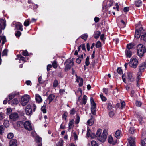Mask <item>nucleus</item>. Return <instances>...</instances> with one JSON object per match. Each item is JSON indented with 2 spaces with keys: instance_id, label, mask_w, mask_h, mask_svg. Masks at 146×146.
I'll list each match as a JSON object with an SVG mask.
<instances>
[{
  "instance_id": "nucleus-55",
  "label": "nucleus",
  "mask_w": 146,
  "mask_h": 146,
  "mask_svg": "<svg viewBox=\"0 0 146 146\" xmlns=\"http://www.w3.org/2000/svg\"><path fill=\"white\" fill-rule=\"evenodd\" d=\"M112 105L111 103H109L108 105V109L109 110H111L112 109Z\"/></svg>"
},
{
  "instance_id": "nucleus-33",
  "label": "nucleus",
  "mask_w": 146,
  "mask_h": 146,
  "mask_svg": "<svg viewBox=\"0 0 146 146\" xmlns=\"http://www.w3.org/2000/svg\"><path fill=\"white\" fill-rule=\"evenodd\" d=\"M14 137V135L12 133H9L7 135V138L9 139L13 138Z\"/></svg>"
},
{
  "instance_id": "nucleus-36",
  "label": "nucleus",
  "mask_w": 146,
  "mask_h": 146,
  "mask_svg": "<svg viewBox=\"0 0 146 146\" xmlns=\"http://www.w3.org/2000/svg\"><path fill=\"white\" fill-rule=\"evenodd\" d=\"M76 112V110L74 108H72L70 111L69 113L70 115H74Z\"/></svg>"
},
{
  "instance_id": "nucleus-6",
  "label": "nucleus",
  "mask_w": 146,
  "mask_h": 146,
  "mask_svg": "<svg viewBox=\"0 0 146 146\" xmlns=\"http://www.w3.org/2000/svg\"><path fill=\"white\" fill-rule=\"evenodd\" d=\"M25 111L26 115L28 116H31L32 115V110L31 108V106L28 104L26 106Z\"/></svg>"
},
{
  "instance_id": "nucleus-7",
  "label": "nucleus",
  "mask_w": 146,
  "mask_h": 146,
  "mask_svg": "<svg viewBox=\"0 0 146 146\" xmlns=\"http://www.w3.org/2000/svg\"><path fill=\"white\" fill-rule=\"evenodd\" d=\"M130 146H135V138L133 137H130L128 139Z\"/></svg>"
},
{
  "instance_id": "nucleus-34",
  "label": "nucleus",
  "mask_w": 146,
  "mask_h": 146,
  "mask_svg": "<svg viewBox=\"0 0 146 146\" xmlns=\"http://www.w3.org/2000/svg\"><path fill=\"white\" fill-rule=\"evenodd\" d=\"M92 146H99L98 144L95 141H92L91 142Z\"/></svg>"
},
{
  "instance_id": "nucleus-53",
  "label": "nucleus",
  "mask_w": 146,
  "mask_h": 146,
  "mask_svg": "<svg viewBox=\"0 0 146 146\" xmlns=\"http://www.w3.org/2000/svg\"><path fill=\"white\" fill-rule=\"evenodd\" d=\"M103 92L106 95H107L108 94V89L107 88H104L103 89Z\"/></svg>"
},
{
  "instance_id": "nucleus-2",
  "label": "nucleus",
  "mask_w": 146,
  "mask_h": 146,
  "mask_svg": "<svg viewBox=\"0 0 146 146\" xmlns=\"http://www.w3.org/2000/svg\"><path fill=\"white\" fill-rule=\"evenodd\" d=\"M137 49L138 56L140 58H142L146 51L145 46L141 44H139L137 45Z\"/></svg>"
},
{
  "instance_id": "nucleus-4",
  "label": "nucleus",
  "mask_w": 146,
  "mask_h": 146,
  "mask_svg": "<svg viewBox=\"0 0 146 146\" xmlns=\"http://www.w3.org/2000/svg\"><path fill=\"white\" fill-rule=\"evenodd\" d=\"M29 97L28 95H25L23 96L21 100V103L22 106H25L27 105L29 101Z\"/></svg>"
},
{
  "instance_id": "nucleus-10",
  "label": "nucleus",
  "mask_w": 146,
  "mask_h": 146,
  "mask_svg": "<svg viewBox=\"0 0 146 146\" xmlns=\"http://www.w3.org/2000/svg\"><path fill=\"white\" fill-rule=\"evenodd\" d=\"M146 66V62H144L142 63L141 64H140L139 67V71L140 72H142L143 71Z\"/></svg>"
},
{
  "instance_id": "nucleus-17",
  "label": "nucleus",
  "mask_w": 146,
  "mask_h": 146,
  "mask_svg": "<svg viewBox=\"0 0 146 146\" xmlns=\"http://www.w3.org/2000/svg\"><path fill=\"white\" fill-rule=\"evenodd\" d=\"M55 97V96L53 94H50L48 96V98L47 100H49V104H50L51 102H52L54 100Z\"/></svg>"
},
{
  "instance_id": "nucleus-46",
  "label": "nucleus",
  "mask_w": 146,
  "mask_h": 146,
  "mask_svg": "<svg viewBox=\"0 0 146 146\" xmlns=\"http://www.w3.org/2000/svg\"><path fill=\"white\" fill-rule=\"evenodd\" d=\"M67 114V112H65L62 115V118L64 119L65 120L66 119Z\"/></svg>"
},
{
  "instance_id": "nucleus-62",
  "label": "nucleus",
  "mask_w": 146,
  "mask_h": 146,
  "mask_svg": "<svg viewBox=\"0 0 146 146\" xmlns=\"http://www.w3.org/2000/svg\"><path fill=\"white\" fill-rule=\"evenodd\" d=\"M25 83L27 85H31L32 84L31 81L30 80L26 81L25 82Z\"/></svg>"
},
{
  "instance_id": "nucleus-56",
  "label": "nucleus",
  "mask_w": 146,
  "mask_h": 146,
  "mask_svg": "<svg viewBox=\"0 0 146 146\" xmlns=\"http://www.w3.org/2000/svg\"><path fill=\"white\" fill-rule=\"evenodd\" d=\"M3 124L5 126V127H7L9 126V122L7 121H5L3 123Z\"/></svg>"
},
{
  "instance_id": "nucleus-47",
  "label": "nucleus",
  "mask_w": 146,
  "mask_h": 146,
  "mask_svg": "<svg viewBox=\"0 0 146 146\" xmlns=\"http://www.w3.org/2000/svg\"><path fill=\"white\" fill-rule=\"evenodd\" d=\"M87 132L86 134V136L87 137H89L90 135V130L88 127L87 128Z\"/></svg>"
},
{
  "instance_id": "nucleus-48",
  "label": "nucleus",
  "mask_w": 146,
  "mask_h": 146,
  "mask_svg": "<svg viewBox=\"0 0 146 146\" xmlns=\"http://www.w3.org/2000/svg\"><path fill=\"white\" fill-rule=\"evenodd\" d=\"M22 54L25 56H27L28 55V53L27 50L23 51L22 53Z\"/></svg>"
},
{
  "instance_id": "nucleus-44",
  "label": "nucleus",
  "mask_w": 146,
  "mask_h": 146,
  "mask_svg": "<svg viewBox=\"0 0 146 146\" xmlns=\"http://www.w3.org/2000/svg\"><path fill=\"white\" fill-rule=\"evenodd\" d=\"M58 84V81L55 80L53 83V86L54 87H57Z\"/></svg>"
},
{
  "instance_id": "nucleus-45",
  "label": "nucleus",
  "mask_w": 146,
  "mask_h": 146,
  "mask_svg": "<svg viewBox=\"0 0 146 146\" xmlns=\"http://www.w3.org/2000/svg\"><path fill=\"white\" fill-rule=\"evenodd\" d=\"M135 129L133 127H131L130 128L129 132L130 133L133 134L134 133Z\"/></svg>"
},
{
  "instance_id": "nucleus-57",
  "label": "nucleus",
  "mask_w": 146,
  "mask_h": 146,
  "mask_svg": "<svg viewBox=\"0 0 146 146\" xmlns=\"http://www.w3.org/2000/svg\"><path fill=\"white\" fill-rule=\"evenodd\" d=\"M0 37L1 38V40L2 41V43L3 44L6 40L5 38V36H0Z\"/></svg>"
},
{
  "instance_id": "nucleus-38",
  "label": "nucleus",
  "mask_w": 146,
  "mask_h": 146,
  "mask_svg": "<svg viewBox=\"0 0 146 146\" xmlns=\"http://www.w3.org/2000/svg\"><path fill=\"white\" fill-rule=\"evenodd\" d=\"M101 46V42L100 41H98L96 44V47L97 48H99Z\"/></svg>"
},
{
  "instance_id": "nucleus-22",
  "label": "nucleus",
  "mask_w": 146,
  "mask_h": 146,
  "mask_svg": "<svg viewBox=\"0 0 146 146\" xmlns=\"http://www.w3.org/2000/svg\"><path fill=\"white\" fill-rule=\"evenodd\" d=\"M65 63L73 66L74 65V62H73L72 58H70L69 59L67 60Z\"/></svg>"
},
{
  "instance_id": "nucleus-13",
  "label": "nucleus",
  "mask_w": 146,
  "mask_h": 146,
  "mask_svg": "<svg viewBox=\"0 0 146 146\" xmlns=\"http://www.w3.org/2000/svg\"><path fill=\"white\" fill-rule=\"evenodd\" d=\"M9 144V146H17V140L13 139L11 140Z\"/></svg>"
},
{
  "instance_id": "nucleus-30",
  "label": "nucleus",
  "mask_w": 146,
  "mask_h": 146,
  "mask_svg": "<svg viewBox=\"0 0 146 146\" xmlns=\"http://www.w3.org/2000/svg\"><path fill=\"white\" fill-rule=\"evenodd\" d=\"M142 2L140 0L136 1L135 2V5L137 7H139L142 5Z\"/></svg>"
},
{
  "instance_id": "nucleus-52",
  "label": "nucleus",
  "mask_w": 146,
  "mask_h": 146,
  "mask_svg": "<svg viewBox=\"0 0 146 146\" xmlns=\"http://www.w3.org/2000/svg\"><path fill=\"white\" fill-rule=\"evenodd\" d=\"M125 102H122L121 103V109H122L125 106Z\"/></svg>"
},
{
  "instance_id": "nucleus-27",
  "label": "nucleus",
  "mask_w": 146,
  "mask_h": 146,
  "mask_svg": "<svg viewBox=\"0 0 146 146\" xmlns=\"http://www.w3.org/2000/svg\"><path fill=\"white\" fill-rule=\"evenodd\" d=\"M100 34V32L99 31H96L94 33V37L95 39L98 38Z\"/></svg>"
},
{
  "instance_id": "nucleus-24",
  "label": "nucleus",
  "mask_w": 146,
  "mask_h": 146,
  "mask_svg": "<svg viewBox=\"0 0 146 146\" xmlns=\"http://www.w3.org/2000/svg\"><path fill=\"white\" fill-rule=\"evenodd\" d=\"M24 123L22 121H18L16 123L17 125V127L21 128L24 127Z\"/></svg>"
},
{
  "instance_id": "nucleus-23",
  "label": "nucleus",
  "mask_w": 146,
  "mask_h": 146,
  "mask_svg": "<svg viewBox=\"0 0 146 146\" xmlns=\"http://www.w3.org/2000/svg\"><path fill=\"white\" fill-rule=\"evenodd\" d=\"M122 135L121 131L120 130L116 131L115 134V136L117 139H119Z\"/></svg>"
},
{
  "instance_id": "nucleus-8",
  "label": "nucleus",
  "mask_w": 146,
  "mask_h": 146,
  "mask_svg": "<svg viewBox=\"0 0 146 146\" xmlns=\"http://www.w3.org/2000/svg\"><path fill=\"white\" fill-rule=\"evenodd\" d=\"M9 118L13 121H15L18 118L17 113H12L9 116Z\"/></svg>"
},
{
  "instance_id": "nucleus-40",
  "label": "nucleus",
  "mask_w": 146,
  "mask_h": 146,
  "mask_svg": "<svg viewBox=\"0 0 146 146\" xmlns=\"http://www.w3.org/2000/svg\"><path fill=\"white\" fill-rule=\"evenodd\" d=\"M142 146H146V138H145L141 141Z\"/></svg>"
},
{
  "instance_id": "nucleus-11",
  "label": "nucleus",
  "mask_w": 146,
  "mask_h": 146,
  "mask_svg": "<svg viewBox=\"0 0 146 146\" xmlns=\"http://www.w3.org/2000/svg\"><path fill=\"white\" fill-rule=\"evenodd\" d=\"M127 79L131 82L134 81L135 80V78L133 76L132 73H129L127 74Z\"/></svg>"
},
{
  "instance_id": "nucleus-31",
  "label": "nucleus",
  "mask_w": 146,
  "mask_h": 146,
  "mask_svg": "<svg viewBox=\"0 0 146 146\" xmlns=\"http://www.w3.org/2000/svg\"><path fill=\"white\" fill-rule=\"evenodd\" d=\"M134 46L133 44L132 43H130L127 44V48L126 49H128L130 50V49H132Z\"/></svg>"
},
{
  "instance_id": "nucleus-39",
  "label": "nucleus",
  "mask_w": 146,
  "mask_h": 146,
  "mask_svg": "<svg viewBox=\"0 0 146 146\" xmlns=\"http://www.w3.org/2000/svg\"><path fill=\"white\" fill-rule=\"evenodd\" d=\"M52 66L54 68H56L57 67V63L56 61L54 60L52 63Z\"/></svg>"
},
{
  "instance_id": "nucleus-41",
  "label": "nucleus",
  "mask_w": 146,
  "mask_h": 146,
  "mask_svg": "<svg viewBox=\"0 0 146 146\" xmlns=\"http://www.w3.org/2000/svg\"><path fill=\"white\" fill-rule=\"evenodd\" d=\"M100 96L101 99L102 101H105L106 100V98L102 94H101L100 95Z\"/></svg>"
},
{
  "instance_id": "nucleus-15",
  "label": "nucleus",
  "mask_w": 146,
  "mask_h": 146,
  "mask_svg": "<svg viewBox=\"0 0 146 146\" xmlns=\"http://www.w3.org/2000/svg\"><path fill=\"white\" fill-rule=\"evenodd\" d=\"M35 99L36 102L38 103H41L42 100L41 97L38 94L35 95Z\"/></svg>"
},
{
  "instance_id": "nucleus-59",
  "label": "nucleus",
  "mask_w": 146,
  "mask_h": 146,
  "mask_svg": "<svg viewBox=\"0 0 146 146\" xmlns=\"http://www.w3.org/2000/svg\"><path fill=\"white\" fill-rule=\"evenodd\" d=\"M3 127L2 125L0 126V134L1 135L3 133Z\"/></svg>"
},
{
  "instance_id": "nucleus-21",
  "label": "nucleus",
  "mask_w": 146,
  "mask_h": 146,
  "mask_svg": "<svg viewBox=\"0 0 146 146\" xmlns=\"http://www.w3.org/2000/svg\"><path fill=\"white\" fill-rule=\"evenodd\" d=\"M17 94L15 92H13L9 94V99L8 101H10L12 100Z\"/></svg>"
},
{
  "instance_id": "nucleus-50",
  "label": "nucleus",
  "mask_w": 146,
  "mask_h": 146,
  "mask_svg": "<svg viewBox=\"0 0 146 146\" xmlns=\"http://www.w3.org/2000/svg\"><path fill=\"white\" fill-rule=\"evenodd\" d=\"M41 140V138L37 136L36 138V142H40Z\"/></svg>"
},
{
  "instance_id": "nucleus-1",
  "label": "nucleus",
  "mask_w": 146,
  "mask_h": 146,
  "mask_svg": "<svg viewBox=\"0 0 146 146\" xmlns=\"http://www.w3.org/2000/svg\"><path fill=\"white\" fill-rule=\"evenodd\" d=\"M102 130L101 129H98L97 131L95 136L98 140L103 142L105 141L107 138L108 132L107 130L105 129L103 130L102 133Z\"/></svg>"
},
{
  "instance_id": "nucleus-25",
  "label": "nucleus",
  "mask_w": 146,
  "mask_h": 146,
  "mask_svg": "<svg viewBox=\"0 0 146 146\" xmlns=\"http://www.w3.org/2000/svg\"><path fill=\"white\" fill-rule=\"evenodd\" d=\"M87 98V97L86 95H84L83 98L81 102L82 104H84V105H85L86 104Z\"/></svg>"
},
{
  "instance_id": "nucleus-12",
  "label": "nucleus",
  "mask_w": 146,
  "mask_h": 146,
  "mask_svg": "<svg viewBox=\"0 0 146 146\" xmlns=\"http://www.w3.org/2000/svg\"><path fill=\"white\" fill-rule=\"evenodd\" d=\"M142 72H140L139 71V72L137 74V78L136 80V82H137V86H139V80L141 78V75H142Z\"/></svg>"
},
{
  "instance_id": "nucleus-32",
  "label": "nucleus",
  "mask_w": 146,
  "mask_h": 146,
  "mask_svg": "<svg viewBox=\"0 0 146 146\" xmlns=\"http://www.w3.org/2000/svg\"><path fill=\"white\" fill-rule=\"evenodd\" d=\"M88 36L86 34H84L81 35L80 37L85 41H86L88 37Z\"/></svg>"
},
{
  "instance_id": "nucleus-42",
  "label": "nucleus",
  "mask_w": 146,
  "mask_h": 146,
  "mask_svg": "<svg viewBox=\"0 0 146 146\" xmlns=\"http://www.w3.org/2000/svg\"><path fill=\"white\" fill-rule=\"evenodd\" d=\"M117 72L120 74H123L122 69L120 68H118L117 69Z\"/></svg>"
},
{
  "instance_id": "nucleus-37",
  "label": "nucleus",
  "mask_w": 146,
  "mask_h": 146,
  "mask_svg": "<svg viewBox=\"0 0 146 146\" xmlns=\"http://www.w3.org/2000/svg\"><path fill=\"white\" fill-rule=\"evenodd\" d=\"M29 19L26 20L24 23V25L25 26L27 27L29 25Z\"/></svg>"
},
{
  "instance_id": "nucleus-35",
  "label": "nucleus",
  "mask_w": 146,
  "mask_h": 146,
  "mask_svg": "<svg viewBox=\"0 0 146 146\" xmlns=\"http://www.w3.org/2000/svg\"><path fill=\"white\" fill-rule=\"evenodd\" d=\"M12 103L13 104L17 105L18 103V101L17 99L15 98L12 100Z\"/></svg>"
},
{
  "instance_id": "nucleus-54",
  "label": "nucleus",
  "mask_w": 146,
  "mask_h": 146,
  "mask_svg": "<svg viewBox=\"0 0 146 146\" xmlns=\"http://www.w3.org/2000/svg\"><path fill=\"white\" fill-rule=\"evenodd\" d=\"M115 113L114 111H112L109 113V115L111 117H112L114 115Z\"/></svg>"
},
{
  "instance_id": "nucleus-60",
  "label": "nucleus",
  "mask_w": 146,
  "mask_h": 146,
  "mask_svg": "<svg viewBox=\"0 0 146 146\" xmlns=\"http://www.w3.org/2000/svg\"><path fill=\"white\" fill-rule=\"evenodd\" d=\"M20 58V60H22L23 61H25V57H23L21 55L20 56H19Z\"/></svg>"
},
{
  "instance_id": "nucleus-19",
  "label": "nucleus",
  "mask_w": 146,
  "mask_h": 146,
  "mask_svg": "<svg viewBox=\"0 0 146 146\" xmlns=\"http://www.w3.org/2000/svg\"><path fill=\"white\" fill-rule=\"evenodd\" d=\"M94 123V119L93 116H91V118L87 121V123L89 126H91Z\"/></svg>"
},
{
  "instance_id": "nucleus-20",
  "label": "nucleus",
  "mask_w": 146,
  "mask_h": 146,
  "mask_svg": "<svg viewBox=\"0 0 146 146\" xmlns=\"http://www.w3.org/2000/svg\"><path fill=\"white\" fill-rule=\"evenodd\" d=\"M15 26L16 28L17 29L20 30L21 31H23V26L21 23H19L18 24H16L15 25Z\"/></svg>"
},
{
  "instance_id": "nucleus-3",
  "label": "nucleus",
  "mask_w": 146,
  "mask_h": 146,
  "mask_svg": "<svg viewBox=\"0 0 146 146\" xmlns=\"http://www.w3.org/2000/svg\"><path fill=\"white\" fill-rule=\"evenodd\" d=\"M138 64V61L136 58H132L131 59L129 63V66L131 67L135 68L137 67Z\"/></svg>"
},
{
  "instance_id": "nucleus-61",
  "label": "nucleus",
  "mask_w": 146,
  "mask_h": 146,
  "mask_svg": "<svg viewBox=\"0 0 146 146\" xmlns=\"http://www.w3.org/2000/svg\"><path fill=\"white\" fill-rule=\"evenodd\" d=\"M129 8L128 7H125L123 10V11L124 12H127L129 11Z\"/></svg>"
},
{
  "instance_id": "nucleus-26",
  "label": "nucleus",
  "mask_w": 146,
  "mask_h": 146,
  "mask_svg": "<svg viewBox=\"0 0 146 146\" xmlns=\"http://www.w3.org/2000/svg\"><path fill=\"white\" fill-rule=\"evenodd\" d=\"M46 103L44 102L43 106L41 108V110L42 111L43 113H45L46 112Z\"/></svg>"
},
{
  "instance_id": "nucleus-5",
  "label": "nucleus",
  "mask_w": 146,
  "mask_h": 146,
  "mask_svg": "<svg viewBox=\"0 0 146 146\" xmlns=\"http://www.w3.org/2000/svg\"><path fill=\"white\" fill-rule=\"evenodd\" d=\"M24 128L26 130L31 131L32 130V127L31 121H27L24 123Z\"/></svg>"
},
{
  "instance_id": "nucleus-49",
  "label": "nucleus",
  "mask_w": 146,
  "mask_h": 146,
  "mask_svg": "<svg viewBox=\"0 0 146 146\" xmlns=\"http://www.w3.org/2000/svg\"><path fill=\"white\" fill-rule=\"evenodd\" d=\"M7 49H5L2 52V56H6L7 54Z\"/></svg>"
},
{
  "instance_id": "nucleus-29",
  "label": "nucleus",
  "mask_w": 146,
  "mask_h": 146,
  "mask_svg": "<svg viewBox=\"0 0 146 146\" xmlns=\"http://www.w3.org/2000/svg\"><path fill=\"white\" fill-rule=\"evenodd\" d=\"M65 71H67L68 69H70L71 68V66L73 65H71L70 64H68L67 63H65Z\"/></svg>"
},
{
  "instance_id": "nucleus-51",
  "label": "nucleus",
  "mask_w": 146,
  "mask_h": 146,
  "mask_svg": "<svg viewBox=\"0 0 146 146\" xmlns=\"http://www.w3.org/2000/svg\"><path fill=\"white\" fill-rule=\"evenodd\" d=\"M21 33L20 31H17L15 33V35L16 37H17L21 35Z\"/></svg>"
},
{
  "instance_id": "nucleus-18",
  "label": "nucleus",
  "mask_w": 146,
  "mask_h": 146,
  "mask_svg": "<svg viewBox=\"0 0 146 146\" xmlns=\"http://www.w3.org/2000/svg\"><path fill=\"white\" fill-rule=\"evenodd\" d=\"M77 82L79 83V86L80 87L82 86L83 85V79L80 77H78L77 78Z\"/></svg>"
},
{
  "instance_id": "nucleus-43",
  "label": "nucleus",
  "mask_w": 146,
  "mask_h": 146,
  "mask_svg": "<svg viewBox=\"0 0 146 146\" xmlns=\"http://www.w3.org/2000/svg\"><path fill=\"white\" fill-rule=\"evenodd\" d=\"M89 58L88 56L86 58V61H85V64L87 66H88L90 64V62L89 61Z\"/></svg>"
},
{
  "instance_id": "nucleus-58",
  "label": "nucleus",
  "mask_w": 146,
  "mask_h": 146,
  "mask_svg": "<svg viewBox=\"0 0 146 146\" xmlns=\"http://www.w3.org/2000/svg\"><path fill=\"white\" fill-rule=\"evenodd\" d=\"M136 104L138 106H140L141 105V102L140 101H137L136 102Z\"/></svg>"
},
{
  "instance_id": "nucleus-14",
  "label": "nucleus",
  "mask_w": 146,
  "mask_h": 146,
  "mask_svg": "<svg viewBox=\"0 0 146 146\" xmlns=\"http://www.w3.org/2000/svg\"><path fill=\"white\" fill-rule=\"evenodd\" d=\"M108 140V142L110 144H112L113 145H115V142L114 141L113 138L111 135L109 136Z\"/></svg>"
},
{
  "instance_id": "nucleus-16",
  "label": "nucleus",
  "mask_w": 146,
  "mask_h": 146,
  "mask_svg": "<svg viewBox=\"0 0 146 146\" xmlns=\"http://www.w3.org/2000/svg\"><path fill=\"white\" fill-rule=\"evenodd\" d=\"M125 53L127 58H130L132 55L131 51L128 49H126L125 51Z\"/></svg>"
},
{
  "instance_id": "nucleus-28",
  "label": "nucleus",
  "mask_w": 146,
  "mask_h": 146,
  "mask_svg": "<svg viewBox=\"0 0 146 146\" xmlns=\"http://www.w3.org/2000/svg\"><path fill=\"white\" fill-rule=\"evenodd\" d=\"M80 117L79 116L78 114H76V117L75 119V123L76 124H78L79 123L80 121Z\"/></svg>"
},
{
  "instance_id": "nucleus-9",
  "label": "nucleus",
  "mask_w": 146,
  "mask_h": 146,
  "mask_svg": "<svg viewBox=\"0 0 146 146\" xmlns=\"http://www.w3.org/2000/svg\"><path fill=\"white\" fill-rule=\"evenodd\" d=\"M96 109V104H91V110L92 113L95 115Z\"/></svg>"
},
{
  "instance_id": "nucleus-63",
  "label": "nucleus",
  "mask_w": 146,
  "mask_h": 146,
  "mask_svg": "<svg viewBox=\"0 0 146 146\" xmlns=\"http://www.w3.org/2000/svg\"><path fill=\"white\" fill-rule=\"evenodd\" d=\"M91 104H95L96 103L94 102V99L92 97L90 98Z\"/></svg>"
},
{
  "instance_id": "nucleus-64",
  "label": "nucleus",
  "mask_w": 146,
  "mask_h": 146,
  "mask_svg": "<svg viewBox=\"0 0 146 146\" xmlns=\"http://www.w3.org/2000/svg\"><path fill=\"white\" fill-rule=\"evenodd\" d=\"M52 67V65L50 64L48 65L47 67V69L48 71H49L50 70V68Z\"/></svg>"
}]
</instances>
